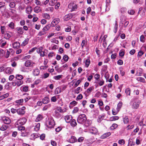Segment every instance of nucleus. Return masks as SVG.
I'll return each mask as SVG.
<instances>
[{
    "label": "nucleus",
    "mask_w": 146,
    "mask_h": 146,
    "mask_svg": "<svg viewBox=\"0 0 146 146\" xmlns=\"http://www.w3.org/2000/svg\"><path fill=\"white\" fill-rule=\"evenodd\" d=\"M141 101L138 99L134 98L130 102L132 108L134 109H137L139 107Z\"/></svg>",
    "instance_id": "nucleus-1"
},
{
    "label": "nucleus",
    "mask_w": 146,
    "mask_h": 146,
    "mask_svg": "<svg viewBox=\"0 0 146 146\" xmlns=\"http://www.w3.org/2000/svg\"><path fill=\"white\" fill-rule=\"evenodd\" d=\"M67 109L65 108L62 109L60 107L58 108L54 111L55 115L57 118H59L61 117L60 113H64L66 111Z\"/></svg>",
    "instance_id": "nucleus-2"
},
{
    "label": "nucleus",
    "mask_w": 146,
    "mask_h": 146,
    "mask_svg": "<svg viewBox=\"0 0 146 146\" xmlns=\"http://www.w3.org/2000/svg\"><path fill=\"white\" fill-rule=\"evenodd\" d=\"M86 115L84 114H80L78 117L77 121L78 123L82 124L86 120Z\"/></svg>",
    "instance_id": "nucleus-3"
},
{
    "label": "nucleus",
    "mask_w": 146,
    "mask_h": 146,
    "mask_svg": "<svg viewBox=\"0 0 146 146\" xmlns=\"http://www.w3.org/2000/svg\"><path fill=\"white\" fill-rule=\"evenodd\" d=\"M56 3V4L55 6V8L56 9H58L60 5V4L59 2H57V0H51L49 2V5L51 6H53Z\"/></svg>",
    "instance_id": "nucleus-4"
},
{
    "label": "nucleus",
    "mask_w": 146,
    "mask_h": 146,
    "mask_svg": "<svg viewBox=\"0 0 146 146\" xmlns=\"http://www.w3.org/2000/svg\"><path fill=\"white\" fill-rule=\"evenodd\" d=\"M35 63L30 60L26 61L25 63V66L26 67H30L31 68H33L35 66Z\"/></svg>",
    "instance_id": "nucleus-5"
},
{
    "label": "nucleus",
    "mask_w": 146,
    "mask_h": 146,
    "mask_svg": "<svg viewBox=\"0 0 146 146\" xmlns=\"http://www.w3.org/2000/svg\"><path fill=\"white\" fill-rule=\"evenodd\" d=\"M27 121V119L26 118H22L17 120V124H20L21 125H23Z\"/></svg>",
    "instance_id": "nucleus-6"
},
{
    "label": "nucleus",
    "mask_w": 146,
    "mask_h": 146,
    "mask_svg": "<svg viewBox=\"0 0 146 146\" xmlns=\"http://www.w3.org/2000/svg\"><path fill=\"white\" fill-rule=\"evenodd\" d=\"M60 21L59 18H57L54 19L51 22L50 25L51 27H54L57 25Z\"/></svg>",
    "instance_id": "nucleus-7"
},
{
    "label": "nucleus",
    "mask_w": 146,
    "mask_h": 146,
    "mask_svg": "<svg viewBox=\"0 0 146 146\" xmlns=\"http://www.w3.org/2000/svg\"><path fill=\"white\" fill-rule=\"evenodd\" d=\"M24 82L23 80H17L13 83V84L14 86L17 85L18 87H19L22 85L23 83Z\"/></svg>",
    "instance_id": "nucleus-8"
},
{
    "label": "nucleus",
    "mask_w": 146,
    "mask_h": 146,
    "mask_svg": "<svg viewBox=\"0 0 146 146\" xmlns=\"http://www.w3.org/2000/svg\"><path fill=\"white\" fill-rule=\"evenodd\" d=\"M7 44V41L5 38H3L0 40V46L1 47H4Z\"/></svg>",
    "instance_id": "nucleus-9"
},
{
    "label": "nucleus",
    "mask_w": 146,
    "mask_h": 146,
    "mask_svg": "<svg viewBox=\"0 0 146 146\" xmlns=\"http://www.w3.org/2000/svg\"><path fill=\"white\" fill-rule=\"evenodd\" d=\"M69 8L71 9L72 11H74L77 9V5L74 3H70L68 6Z\"/></svg>",
    "instance_id": "nucleus-10"
},
{
    "label": "nucleus",
    "mask_w": 146,
    "mask_h": 146,
    "mask_svg": "<svg viewBox=\"0 0 146 146\" xmlns=\"http://www.w3.org/2000/svg\"><path fill=\"white\" fill-rule=\"evenodd\" d=\"M49 125L50 126L49 127H51L54 125L55 124L54 121L53 119L52 118H48V121Z\"/></svg>",
    "instance_id": "nucleus-11"
},
{
    "label": "nucleus",
    "mask_w": 146,
    "mask_h": 146,
    "mask_svg": "<svg viewBox=\"0 0 146 146\" xmlns=\"http://www.w3.org/2000/svg\"><path fill=\"white\" fill-rule=\"evenodd\" d=\"M2 120L4 123L6 124H9L11 122V120L9 118L6 117H3Z\"/></svg>",
    "instance_id": "nucleus-12"
},
{
    "label": "nucleus",
    "mask_w": 146,
    "mask_h": 146,
    "mask_svg": "<svg viewBox=\"0 0 146 146\" xmlns=\"http://www.w3.org/2000/svg\"><path fill=\"white\" fill-rule=\"evenodd\" d=\"M89 129L90 133L92 134H96L98 132L97 129L95 127H90Z\"/></svg>",
    "instance_id": "nucleus-13"
},
{
    "label": "nucleus",
    "mask_w": 146,
    "mask_h": 146,
    "mask_svg": "<svg viewBox=\"0 0 146 146\" xmlns=\"http://www.w3.org/2000/svg\"><path fill=\"white\" fill-rule=\"evenodd\" d=\"M12 46L13 48L15 49H18L19 48L20 46V44L19 42H16L13 43Z\"/></svg>",
    "instance_id": "nucleus-14"
},
{
    "label": "nucleus",
    "mask_w": 146,
    "mask_h": 146,
    "mask_svg": "<svg viewBox=\"0 0 146 146\" xmlns=\"http://www.w3.org/2000/svg\"><path fill=\"white\" fill-rule=\"evenodd\" d=\"M72 17V14L69 13L64 16V19L65 21H66L71 19Z\"/></svg>",
    "instance_id": "nucleus-15"
},
{
    "label": "nucleus",
    "mask_w": 146,
    "mask_h": 146,
    "mask_svg": "<svg viewBox=\"0 0 146 146\" xmlns=\"http://www.w3.org/2000/svg\"><path fill=\"white\" fill-rule=\"evenodd\" d=\"M77 139L74 136H72L69 139L68 141L70 143H73L76 141Z\"/></svg>",
    "instance_id": "nucleus-16"
},
{
    "label": "nucleus",
    "mask_w": 146,
    "mask_h": 146,
    "mask_svg": "<svg viewBox=\"0 0 146 146\" xmlns=\"http://www.w3.org/2000/svg\"><path fill=\"white\" fill-rule=\"evenodd\" d=\"M72 117L71 115H68L65 117L64 119L67 123H69L72 120Z\"/></svg>",
    "instance_id": "nucleus-17"
},
{
    "label": "nucleus",
    "mask_w": 146,
    "mask_h": 146,
    "mask_svg": "<svg viewBox=\"0 0 146 146\" xmlns=\"http://www.w3.org/2000/svg\"><path fill=\"white\" fill-rule=\"evenodd\" d=\"M17 112L18 115L22 116L25 114V111H23V110L19 108L17 109Z\"/></svg>",
    "instance_id": "nucleus-18"
},
{
    "label": "nucleus",
    "mask_w": 146,
    "mask_h": 146,
    "mask_svg": "<svg viewBox=\"0 0 146 146\" xmlns=\"http://www.w3.org/2000/svg\"><path fill=\"white\" fill-rule=\"evenodd\" d=\"M50 102L49 98L47 96L44 97L42 99V102L44 104H46Z\"/></svg>",
    "instance_id": "nucleus-19"
},
{
    "label": "nucleus",
    "mask_w": 146,
    "mask_h": 146,
    "mask_svg": "<svg viewBox=\"0 0 146 146\" xmlns=\"http://www.w3.org/2000/svg\"><path fill=\"white\" fill-rule=\"evenodd\" d=\"M32 11V8L31 6H29L26 7V12L27 14H30Z\"/></svg>",
    "instance_id": "nucleus-20"
},
{
    "label": "nucleus",
    "mask_w": 146,
    "mask_h": 146,
    "mask_svg": "<svg viewBox=\"0 0 146 146\" xmlns=\"http://www.w3.org/2000/svg\"><path fill=\"white\" fill-rule=\"evenodd\" d=\"M17 33L20 35L24 33V30L22 27H18L16 28Z\"/></svg>",
    "instance_id": "nucleus-21"
},
{
    "label": "nucleus",
    "mask_w": 146,
    "mask_h": 146,
    "mask_svg": "<svg viewBox=\"0 0 146 146\" xmlns=\"http://www.w3.org/2000/svg\"><path fill=\"white\" fill-rule=\"evenodd\" d=\"M68 58L69 57L68 56L66 55H65L63 56V59L61 60V61L64 63L67 62L68 60Z\"/></svg>",
    "instance_id": "nucleus-22"
},
{
    "label": "nucleus",
    "mask_w": 146,
    "mask_h": 146,
    "mask_svg": "<svg viewBox=\"0 0 146 146\" xmlns=\"http://www.w3.org/2000/svg\"><path fill=\"white\" fill-rule=\"evenodd\" d=\"M111 135V133L110 132H108L106 133H104L101 136L102 139H105L109 136Z\"/></svg>",
    "instance_id": "nucleus-23"
},
{
    "label": "nucleus",
    "mask_w": 146,
    "mask_h": 146,
    "mask_svg": "<svg viewBox=\"0 0 146 146\" xmlns=\"http://www.w3.org/2000/svg\"><path fill=\"white\" fill-rule=\"evenodd\" d=\"M34 10L35 13H39L41 11L40 7L38 6L35 7L34 9Z\"/></svg>",
    "instance_id": "nucleus-24"
},
{
    "label": "nucleus",
    "mask_w": 146,
    "mask_h": 146,
    "mask_svg": "<svg viewBox=\"0 0 146 146\" xmlns=\"http://www.w3.org/2000/svg\"><path fill=\"white\" fill-rule=\"evenodd\" d=\"M13 71V70L10 68L7 67L5 69V72L7 74H9L12 73Z\"/></svg>",
    "instance_id": "nucleus-25"
},
{
    "label": "nucleus",
    "mask_w": 146,
    "mask_h": 146,
    "mask_svg": "<svg viewBox=\"0 0 146 146\" xmlns=\"http://www.w3.org/2000/svg\"><path fill=\"white\" fill-rule=\"evenodd\" d=\"M15 78L17 80H22L23 78V77L22 75L18 74L16 75Z\"/></svg>",
    "instance_id": "nucleus-26"
},
{
    "label": "nucleus",
    "mask_w": 146,
    "mask_h": 146,
    "mask_svg": "<svg viewBox=\"0 0 146 146\" xmlns=\"http://www.w3.org/2000/svg\"><path fill=\"white\" fill-rule=\"evenodd\" d=\"M59 95H56L52 97L51 98V102H55L57 100V99L59 98Z\"/></svg>",
    "instance_id": "nucleus-27"
},
{
    "label": "nucleus",
    "mask_w": 146,
    "mask_h": 146,
    "mask_svg": "<svg viewBox=\"0 0 146 146\" xmlns=\"http://www.w3.org/2000/svg\"><path fill=\"white\" fill-rule=\"evenodd\" d=\"M50 27H51L50 24L47 25L43 28L42 30L45 31H48L50 29Z\"/></svg>",
    "instance_id": "nucleus-28"
},
{
    "label": "nucleus",
    "mask_w": 146,
    "mask_h": 146,
    "mask_svg": "<svg viewBox=\"0 0 146 146\" xmlns=\"http://www.w3.org/2000/svg\"><path fill=\"white\" fill-rule=\"evenodd\" d=\"M33 73L34 76H38L39 74V70L37 68H36L33 71Z\"/></svg>",
    "instance_id": "nucleus-29"
},
{
    "label": "nucleus",
    "mask_w": 146,
    "mask_h": 146,
    "mask_svg": "<svg viewBox=\"0 0 146 146\" xmlns=\"http://www.w3.org/2000/svg\"><path fill=\"white\" fill-rule=\"evenodd\" d=\"M42 16H43V17L44 18L46 19H49L50 18V15L48 14V13H43L42 14Z\"/></svg>",
    "instance_id": "nucleus-30"
},
{
    "label": "nucleus",
    "mask_w": 146,
    "mask_h": 146,
    "mask_svg": "<svg viewBox=\"0 0 146 146\" xmlns=\"http://www.w3.org/2000/svg\"><path fill=\"white\" fill-rule=\"evenodd\" d=\"M61 88L60 87L56 88L55 90V94H57L61 93Z\"/></svg>",
    "instance_id": "nucleus-31"
},
{
    "label": "nucleus",
    "mask_w": 146,
    "mask_h": 146,
    "mask_svg": "<svg viewBox=\"0 0 146 146\" xmlns=\"http://www.w3.org/2000/svg\"><path fill=\"white\" fill-rule=\"evenodd\" d=\"M72 127H75L77 125V123L75 119L72 120L70 123Z\"/></svg>",
    "instance_id": "nucleus-32"
},
{
    "label": "nucleus",
    "mask_w": 146,
    "mask_h": 146,
    "mask_svg": "<svg viewBox=\"0 0 146 146\" xmlns=\"http://www.w3.org/2000/svg\"><path fill=\"white\" fill-rule=\"evenodd\" d=\"M29 39L28 38H26L25 39L22 43L21 44V46H23L26 45L28 42Z\"/></svg>",
    "instance_id": "nucleus-33"
},
{
    "label": "nucleus",
    "mask_w": 146,
    "mask_h": 146,
    "mask_svg": "<svg viewBox=\"0 0 146 146\" xmlns=\"http://www.w3.org/2000/svg\"><path fill=\"white\" fill-rule=\"evenodd\" d=\"M54 8L52 7H49L46 8L45 9V11H50L52 12L54 10Z\"/></svg>",
    "instance_id": "nucleus-34"
},
{
    "label": "nucleus",
    "mask_w": 146,
    "mask_h": 146,
    "mask_svg": "<svg viewBox=\"0 0 146 146\" xmlns=\"http://www.w3.org/2000/svg\"><path fill=\"white\" fill-rule=\"evenodd\" d=\"M42 117L40 114H39L38 116L37 117L36 119V121L37 122L39 121L42 120Z\"/></svg>",
    "instance_id": "nucleus-35"
},
{
    "label": "nucleus",
    "mask_w": 146,
    "mask_h": 146,
    "mask_svg": "<svg viewBox=\"0 0 146 146\" xmlns=\"http://www.w3.org/2000/svg\"><path fill=\"white\" fill-rule=\"evenodd\" d=\"M1 34H4L5 31V27L4 26H1Z\"/></svg>",
    "instance_id": "nucleus-36"
},
{
    "label": "nucleus",
    "mask_w": 146,
    "mask_h": 146,
    "mask_svg": "<svg viewBox=\"0 0 146 146\" xmlns=\"http://www.w3.org/2000/svg\"><path fill=\"white\" fill-rule=\"evenodd\" d=\"M77 103V102H76L75 101H73L70 103L69 106L70 107L74 106L76 105Z\"/></svg>",
    "instance_id": "nucleus-37"
},
{
    "label": "nucleus",
    "mask_w": 146,
    "mask_h": 146,
    "mask_svg": "<svg viewBox=\"0 0 146 146\" xmlns=\"http://www.w3.org/2000/svg\"><path fill=\"white\" fill-rule=\"evenodd\" d=\"M119 119V117L117 116H114L111 117H110V120L111 121H113L118 120Z\"/></svg>",
    "instance_id": "nucleus-38"
},
{
    "label": "nucleus",
    "mask_w": 146,
    "mask_h": 146,
    "mask_svg": "<svg viewBox=\"0 0 146 146\" xmlns=\"http://www.w3.org/2000/svg\"><path fill=\"white\" fill-rule=\"evenodd\" d=\"M8 126L5 125H3L0 128L1 130L4 131L8 128Z\"/></svg>",
    "instance_id": "nucleus-39"
},
{
    "label": "nucleus",
    "mask_w": 146,
    "mask_h": 146,
    "mask_svg": "<svg viewBox=\"0 0 146 146\" xmlns=\"http://www.w3.org/2000/svg\"><path fill=\"white\" fill-rule=\"evenodd\" d=\"M137 80L138 81H140V82H145V79L142 77H138L137 78Z\"/></svg>",
    "instance_id": "nucleus-40"
},
{
    "label": "nucleus",
    "mask_w": 146,
    "mask_h": 146,
    "mask_svg": "<svg viewBox=\"0 0 146 146\" xmlns=\"http://www.w3.org/2000/svg\"><path fill=\"white\" fill-rule=\"evenodd\" d=\"M20 70L23 72H28L29 71L27 70V69L25 67H22L20 68Z\"/></svg>",
    "instance_id": "nucleus-41"
},
{
    "label": "nucleus",
    "mask_w": 146,
    "mask_h": 146,
    "mask_svg": "<svg viewBox=\"0 0 146 146\" xmlns=\"http://www.w3.org/2000/svg\"><path fill=\"white\" fill-rule=\"evenodd\" d=\"M123 121L124 123H127L129 122V119L127 116H125L123 118Z\"/></svg>",
    "instance_id": "nucleus-42"
},
{
    "label": "nucleus",
    "mask_w": 146,
    "mask_h": 146,
    "mask_svg": "<svg viewBox=\"0 0 146 146\" xmlns=\"http://www.w3.org/2000/svg\"><path fill=\"white\" fill-rule=\"evenodd\" d=\"M62 75H58L54 76L53 78L55 80H58L62 78Z\"/></svg>",
    "instance_id": "nucleus-43"
},
{
    "label": "nucleus",
    "mask_w": 146,
    "mask_h": 146,
    "mask_svg": "<svg viewBox=\"0 0 146 146\" xmlns=\"http://www.w3.org/2000/svg\"><path fill=\"white\" fill-rule=\"evenodd\" d=\"M40 125L39 123L37 124L35 126L34 128L35 130L36 131H38L39 129Z\"/></svg>",
    "instance_id": "nucleus-44"
},
{
    "label": "nucleus",
    "mask_w": 146,
    "mask_h": 146,
    "mask_svg": "<svg viewBox=\"0 0 146 146\" xmlns=\"http://www.w3.org/2000/svg\"><path fill=\"white\" fill-rule=\"evenodd\" d=\"M9 27L11 29H14L15 28V24L13 22H11L8 25Z\"/></svg>",
    "instance_id": "nucleus-45"
},
{
    "label": "nucleus",
    "mask_w": 146,
    "mask_h": 146,
    "mask_svg": "<svg viewBox=\"0 0 146 146\" xmlns=\"http://www.w3.org/2000/svg\"><path fill=\"white\" fill-rule=\"evenodd\" d=\"M46 33V32L43 31H40L38 33V35L39 36H41Z\"/></svg>",
    "instance_id": "nucleus-46"
},
{
    "label": "nucleus",
    "mask_w": 146,
    "mask_h": 146,
    "mask_svg": "<svg viewBox=\"0 0 146 146\" xmlns=\"http://www.w3.org/2000/svg\"><path fill=\"white\" fill-rule=\"evenodd\" d=\"M90 60L89 59L86 60L85 62V66L88 67L90 64Z\"/></svg>",
    "instance_id": "nucleus-47"
},
{
    "label": "nucleus",
    "mask_w": 146,
    "mask_h": 146,
    "mask_svg": "<svg viewBox=\"0 0 146 146\" xmlns=\"http://www.w3.org/2000/svg\"><path fill=\"white\" fill-rule=\"evenodd\" d=\"M125 92L126 94L129 96L130 94V89L129 88H127L125 90Z\"/></svg>",
    "instance_id": "nucleus-48"
},
{
    "label": "nucleus",
    "mask_w": 146,
    "mask_h": 146,
    "mask_svg": "<svg viewBox=\"0 0 146 146\" xmlns=\"http://www.w3.org/2000/svg\"><path fill=\"white\" fill-rule=\"evenodd\" d=\"M29 88L27 86H24L23 88V91L24 92H27L28 91Z\"/></svg>",
    "instance_id": "nucleus-49"
},
{
    "label": "nucleus",
    "mask_w": 146,
    "mask_h": 146,
    "mask_svg": "<svg viewBox=\"0 0 146 146\" xmlns=\"http://www.w3.org/2000/svg\"><path fill=\"white\" fill-rule=\"evenodd\" d=\"M5 3L3 2H0V9L3 8L4 9H5Z\"/></svg>",
    "instance_id": "nucleus-50"
},
{
    "label": "nucleus",
    "mask_w": 146,
    "mask_h": 146,
    "mask_svg": "<svg viewBox=\"0 0 146 146\" xmlns=\"http://www.w3.org/2000/svg\"><path fill=\"white\" fill-rule=\"evenodd\" d=\"M94 89V88L93 86H92L88 88L86 92L88 93H90Z\"/></svg>",
    "instance_id": "nucleus-51"
},
{
    "label": "nucleus",
    "mask_w": 146,
    "mask_h": 146,
    "mask_svg": "<svg viewBox=\"0 0 146 146\" xmlns=\"http://www.w3.org/2000/svg\"><path fill=\"white\" fill-rule=\"evenodd\" d=\"M104 116L103 115H99L98 119V121L100 122L101 120L103 119Z\"/></svg>",
    "instance_id": "nucleus-52"
},
{
    "label": "nucleus",
    "mask_w": 146,
    "mask_h": 146,
    "mask_svg": "<svg viewBox=\"0 0 146 146\" xmlns=\"http://www.w3.org/2000/svg\"><path fill=\"white\" fill-rule=\"evenodd\" d=\"M117 127V124L114 123L113 124L112 126L110 127V129H113Z\"/></svg>",
    "instance_id": "nucleus-53"
},
{
    "label": "nucleus",
    "mask_w": 146,
    "mask_h": 146,
    "mask_svg": "<svg viewBox=\"0 0 146 146\" xmlns=\"http://www.w3.org/2000/svg\"><path fill=\"white\" fill-rule=\"evenodd\" d=\"M120 11L122 13H124L126 12L127 9L125 7H122Z\"/></svg>",
    "instance_id": "nucleus-54"
},
{
    "label": "nucleus",
    "mask_w": 146,
    "mask_h": 146,
    "mask_svg": "<svg viewBox=\"0 0 146 146\" xmlns=\"http://www.w3.org/2000/svg\"><path fill=\"white\" fill-rule=\"evenodd\" d=\"M145 38L143 35H142L140 36V40L141 42H144L145 41Z\"/></svg>",
    "instance_id": "nucleus-55"
},
{
    "label": "nucleus",
    "mask_w": 146,
    "mask_h": 146,
    "mask_svg": "<svg viewBox=\"0 0 146 146\" xmlns=\"http://www.w3.org/2000/svg\"><path fill=\"white\" fill-rule=\"evenodd\" d=\"M100 77V74H96L94 75V78L96 80L98 81V79Z\"/></svg>",
    "instance_id": "nucleus-56"
},
{
    "label": "nucleus",
    "mask_w": 146,
    "mask_h": 146,
    "mask_svg": "<svg viewBox=\"0 0 146 146\" xmlns=\"http://www.w3.org/2000/svg\"><path fill=\"white\" fill-rule=\"evenodd\" d=\"M50 106L51 105L50 104H49L47 105H46L43 108V110H46L48 109V108L50 107Z\"/></svg>",
    "instance_id": "nucleus-57"
},
{
    "label": "nucleus",
    "mask_w": 146,
    "mask_h": 146,
    "mask_svg": "<svg viewBox=\"0 0 146 146\" xmlns=\"http://www.w3.org/2000/svg\"><path fill=\"white\" fill-rule=\"evenodd\" d=\"M23 102V100L21 99L19 100H17L16 101V102L18 104H20L21 103Z\"/></svg>",
    "instance_id": "nucleus-58"
},
{
    "label": "nucleus",
    "mask_w": 146,
    "mask_h": 146,
    "mask_svg": "<svg viewBox=\"0 0 146 146\" xmlns=\"http://www.w3.org/2000/svg\"><path fill=\"white\" fill-rule=\"evenodd\" d=\"M119 111V110H117V111H115L114 109H113L112 110V113L113 115H115L117 114Z\"/></svg>",
    "instance_id": "nucleus-59"
},
{
    "label": "nucleus",
    "mask_w": 146,
    "mask_h": 146,
    "mask_svg": "<svg viewBox=\"0 0 146 146\" xmlns=\"http://www.w3.org/2000/svg\"><path fill=\"white\" fill-rule=\"evenodd\" d=\"M118 28V25L117 23V21H115V26L114 27L115 29L114 32L115 33H116L117 32Z\"/></svg>",
    "instance_id": "nucleus-60"
},
{
    "label": "nucleus",
    "mask_w": 146,
    "mask_h": 146,
    "mask_svg": "<svg viewBox=\"0 0 146 146\" xmlns=\"http://www.w3.org/2000/svg\"><path fill=\"white\" fill-rule=\"evenodd\" d=\"M36 49L37 48L36 47H34L33 48L29 51V54H31L33 52H34Z\"/></svg>",
    "instance_id": "nucleus-61"
},
{
    "label": "nucleus",
    "mask_w": 146,
    "mask_h": 146,
    "mask_svg": "<svg viewBox=\"0 0 146 146\" xmlns=\"http://www.w3.org/2000/svg\"><path fill=\"white\" fill-rule=\"evenodd\" d=\"M144 54V52L141 50L139 51L138 53L137 56L140 57Z\"/></svg>",
    "instance_id": "nucleus-62"
},
{
    "label": "nucleus",
    "mask_w": 146,
    "mask_h": 146,
    "mask_svg": "<svg viewBox=\"0 0 146 146\" xmlns=\"http://www.w3.org/2000/svg\"><path fill=\"white\" fill-rule=\"evenodd\" d=\"M128 13L131 15H133L135 13V11L133 10H129L128 11Z\"/></svg>",
    "instance_id": "nucleus-63"
},
{
    "label": "nucleus",
    "mask_w": 146,
    "mask_h": 146,
    "mask_svg": "<svg viewBox=\"0 0 146 146\" xmlns=\"http://www.w3.org/2000/svg\"><path fill=\"white\" fill-rule=\"evenodd\" d=\"M54 55H55V54H54V52H51L49 53L48 54V56L49 57L51 58V57H53Z\"/></svg>",
    "instance_id": "nucleus-64"
}]
</instances>
